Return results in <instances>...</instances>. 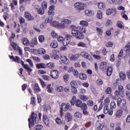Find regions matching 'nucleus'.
<instances>
[{"mask_svg": "<svg viewBox=\"0 0 130 130\" xmlns=\"http://www.w3.org/2000/svg\"><path fill=\"white\" fill-rule=\"evenodd\" d=\"M71 27L72 28L71 33L74 37L76 39H84V36L83 34L86 33V31H87L86 27L76 26L75 25H72Z\"/></svg>", "mask_w": 130, "mask_h": 130, "instance_id": "f257e3e1", "label": "nucleus"}, {"mask_svg": "<svg viewBox=\"0 0 130 130\" xmlns=\"http://www.w3.org/2000/svg\"><path fill=\"white\" fill-rule=\"evenodd\" d=\"M9 58L12 60L13 61H15V62H17V63H20L21 64V66H22L23 68L26 70V71L27 72V74L28 76H30L31 75V73L33 71V69H31L30 67H29V65L28 64H24V62L23 61H21V59H20V57L18 56H15V57L14 56V55L12 56H9Z\"/></svg>", "mask_w": 130, "mask_h": 130, "instance_id": "f03ea898", "label": "nucleus"}, {"mask_svg": "<svg viewBox=\"0 0 130 130\" xmlns=\"http://www.w3.org/2000/svg\"><path fill=\"white\" fill-rule=\"evenodd\" d=\"M114 86H118V90H116L115 91V94L117 97H122L123 98L125 95L124 94V89H123V86L121 85H119L118 80H116L115 83H114Z\"/></svg>", "mask_w": 130, "mask_h": 130, "instance_id": "7ed1b4c3", "label": "nucleus"}, {"mask_svg": "<svg viewBox=\"0 0 130 130\" xmlns=\"http://www.w3.org/2000/svg\"><path fill=\"white\" fill-rule=\"evenodd\" d=\"M28 126L29 128H31V126H34V125L36 123H38L39 122V119H38V116L37 114L32 112L30 117L28 119Z\"/></svg>", "mask_w": 130, "mask_h": 130, "instance_id": "20e7f679", "label": "nucleus"}, {"mask_svg": "<svg viewBox=\"0 0 130 130\" xmlns=\"http://www.w3.org/2000/svg\"><path fill=\"white\" fill-rule=\"evenodd\" d=\"M77 98L76 96H73L72 97V100L70 101V103L71 105H76L77 107H79V108L81 107V106L82 105L83 102L80 100H76Z\"/></svg>", "mask_w": 130, "mask_h": 130, "instance_id": "39448f33", "label": "nucleus"}, {"mask_svg": "<svg viewBox=\"0 0 130 130\" xmlns=\"http://www.w3.org/2000/svg\"><path fill=\"white\" fill-rule=\"evenodd\" d=\"M50 76L52 79H58V77H59V72L57 70H52L50 72Z\"/></svg>", "mask_w": 130, "mask_h": 130, "instance_id": "423d86ee", "label": "nucleus"}, {"mask_svg": "<svg viewBox=\"0 0 130 130\" xmlns=\"http://www.w3.org/2000/svg\"><path fill=\"white\" fill-rule=\"evenodd\" d=\"M59 55H60L59 51L57 50H53L52 51L51 57L53 58V59H58L59 58Z\"/></svg>", "mask_w": 130, "mask_h": 130, "instance_id": "0eeeda50", "label": "nucleus"}, {"mask_svg": "<svg viewBox=\"0 0 130 130\" xmlns=\"http://www.w3.org/2000/svg\"><path fill=\"white\" fill-rule=\"evenodd\" d=\"M117 106L120 108H122L123 106H125L126 104V101L125 99H121V98H119L117 99Z\"/></svg>", "mask_w": 130, "mask_h": 130, "instance_id": "6e6552de", "label": "nucleus"}, {"mask_svg": "<svg viewBox=\"0 0 130 130\" xmlns=\"http://www.w3.org/2000/svg\"><path fill=\"white\" fill-rule=\"evenodd\" d=\"M75 8H77V11H82L84 10V4H82L81 2H77L74 4Z\"/></svg>", "mask_w": 130, "mask_h": 130, "instance_id": "1a4fd4ad", "label": "nucleus"}, {"mask_svg": "<svg viewBox=\"0 0 130 130\" xmlns=\"http://www.w3.org/2000/svg\"><path fill=\"white\" fill-rule=\"evenodd\" d=\"M70 104H66V103H62L61 105L60 109L63 110V111H68V110H70Z\"/></svg>", "mask_w": 130, "mask_h": 130, "instance_id": "9d476101", "label": "nucleus"}, {"mask_svg": "<svg viewBox=\"0 0 130 130\" xmlns=\"http://www.w3.org/2000/svg\"><path fill=\"white\" fill-rule=\"evenodd\" d=\"M24 17L27 21H34V17L28 11L24 13Z\"/></svg>", "mask_w": 130, "mask_h": 130, "instance_id": "9b49d317", "label": "nucleus"}, {"mask_svg": "<svg viewBox=\"0 0 130 130\" xmlns=\"http://www.w3.org/2000/svg\"><path fill=\"white\" fill-rule=\"evenodd\" d=\"M100 69L102 72L106 71L107 70V63L105 61L102 62L100 66Z\"/></svg>", "mask_w": 130, "mask_h": 130, "instance_id": "f8f14e48", "label": "nucleus"}, {"mask_svg": "<svg viewBox=\"0 0 130 130\" xmlns=\"http://www.w3.org/2000/svg\"><path fill=\"white\" fill-rule=\"evenodd\" d=\"M48 14L50 17H53L54 16V6L51 5L49 7Z\"/></svg>", "mask_w": 130, "mask_h": 130, "instance_id": "ddd939ff", "label": "nucleus"}, {"mask_svg": "<svg viewBox=\"0 0 130 130\" xmlns=\"http://www.w3.org/2000/svg\"><path fill=\"white\" fill-rule=\"evenodd\" d=\"M43 120L45 124L47 125V126H49V118H48V117H47V115H46V114H43Z\"/></svg>", "mask_w": 130, "mask_h": 130, "instance_id": "4468645a", "label": "nucleus"}, {"mask_svg": "<svg viewBox=\"0 0 130 130\" xmlns=\"http://www.w3.org/2000/svg\"><path fill=\"white\" fill-rule=\"evenodd\" d=\"M64 118L67 122H70L73 119V116L70 113H66L64 115Z\"/></svg>", "mask_w": 130, "mask_h": 130, "instance_id": "2eb2a0df", "label": "nucleus"}, {"mask_svg": "<svg viewBox=\"0 0 130 130\" xmlns=\"http://www.w3.org/2000/svg\"><path fill=\"white\" fill-rule=\"evenodd\" d=\"M104 127V125L102 124V123L100 122V121H98L95 123V128L98 130H102L103 129V128Z\"/></svg>", "mask_w": 130, "mask_h": 130, "instance_id": "dca6fc26", "label": "nucleus"}, {"mask_svg": "<svg viewBox=\"0 0 130 130\" xmlns=\"http://www.w3.org/2000/svg\"><path fill=\"white\" fill-rule=\"evenodd\" d=\"M55 121L57 124H59L60 125H61V124L63 125L66 124V121L64 120H61L60 118L58 117L56 118Z\"/></svg>", "mask_w": 130, "mask_h": 130, "instance_id": "f3484780", "label": "nucleus"}, {"mask_svg": "<svg viewBox=\"0 0 130 130\" xmlns=\"http://www.w3.org/2000/svg\"><path fill=\"white\" fill-rule=\"evenodd\" d=\"M112 72H113V68L111 66H108L107 70V76L110 77L112 75Z\"/></svg>", "mask_w": 130, "mask_h": 130, "instance_id": "a211bd4d", "label": "nucleus"}, {"mask_svg": "<svg viewBox=\"0 0 130 130\" xmlns=\"http://www.w3.org/2000/svg\"><path fill=\"white\" fill-rule=\"evenodd\" d=\"M60 60L61 61L62 63H64L65 64H68L69 59L65 56H61Z\"/></svg>", "mask_w": 130, "mask_h": 130, "instance_id": "6ab92c4d", "label": "nucleus"}, {"mask_svg": "<svg viewBox=\"0 0 130 130\" xmlns=\"http://www.w3.org/2000/svg\"><path fill=\"white\" fill-rule=\"evenodd\" d=\"M126 49V56L127 57H128V56H130V43H128L126 46H125Z\"/></svg>", "mask_w": 130, "mask_h": 130, "instance_id": "aec40b11", "label": "nucleus"}, {"mask_svg": "<svg viewBox=\"0 0 130 130\" xmlns=\"http://www.w3.org/2000/svg\"><path fill=\"white\" fill-rule=\"evenodd\" d=\"M85 14L88 17H92L94 16V12L92 10H86L85 11Z\"/></svg>", "mask_w": 130, "mask_h": 130, "instance_id": "412c9836", "label": "nucleus"}, {"mask_svg": "<svg viewBox=\"0 0 130 130\" xmlns=\"http://www.w3.org/2000/svg\"><path fill=\"white\" fill-rule=\"evenodd\" d=\"M36 51L37 53H38V54H40V55H43V54H45V53H46L45 49L42 48L38 49L36 50Z\"/></svg>", "mask_w": 130, "mask_h": 130, "instance_id": "4be33fe9", "label": "nucleus"}, {"mask_svg": "<svg viewBox=\"0 0 130 130\" xmlns=\"http://www.w3.org/2000/svg\"><path fill=\"white\" fill-rule=\"evenodd\" d=\"M21 42H22L23 44L25 45V46H28V45H30V42L29 41V40L26 38H23L21 39Z\"/></svg>", "mask_w": 130, "mask_h": 130, "instance_id": "5701e85b", "label": "nucleus"}, {"mask_svg": "<svg viewBox=\"0 0 130 130\" xmlns=\"http://www.w3.org/2000/svg\"><path fill=\"white\" fill-rule=\"evenodd\" d=\"M36 67L37 69H46V64L44 63H40L36 64Z\"/></svg>", "mask_w": 130, "mask_h": 130, "instance_id": "b1692460", "label": "nucleus"}, {"mask_svg": "<svg viewBox=\"0 0 130 130\" xmlns=\"http://www.w3.org/2000/svg\"><path fill=\"white\" fill-rule=\"evenodd\" d=\"M34 89L36 93H38L39 92L41 91V89H40V87H39L38 83H36L34 85Z\"/></svg>", "mask_w": 130, "mask_h": 130, "instance_id": "393cba45", "label": "nucleus"}, {"mask_svg": "<svg viewBox=\"0 0 130 130\" xmlns=\"http://www.w3.org/2000/svg\"><path fill=\"white\" fill-rule=\"evenodd\" d=\"M123 110L122 109H118L116 113V117H120L122 116Z\"/></svg>", "mask_w": 130, "mask_h": 130, "instance_id": "a878e982", "label": "nucleus"}, {"mask_svg": "<svg viewBox=\"0 0 130 130\" xmlns=\"http://www.w3.org/2000/svg\"><path fill=\"white\" fill-rule=\"evenodd\" d=\"M75 118H82L83 117V113L77 111L74 113Z\"/></svg>", "mask_w": 130, "mask_h": 130, "instance_id": "bb28decb", "label": "nucleus"}, {"mask_svg": "<svg viewBox=\"0 0 130 130\" xmlns=\"http://www.w3.org/2000/svg\"><path fill=\"white\" fill-rule=\"evenodd\" d=\"M54 68V63L49 62L46 64V69H52Z\"/></svg>", "mask_w": 130, "mask_h": 130, "instance_id": "cd10ccee", "label": "nucleus"}, {"mask_svg": "<svg viewBox=\"0 0 130 130\" xmlns=\"http://www.w3.org/2000/svg\"><path fill=\"white\" fill-rule=\"evenodd\" d=\"M72 38H73V36L70 35H67L66 36V42L68 44V45H69V44H70V42H71V39H72Z\"/></svg>", "mask_w": 130, "mask_h": 130, "instance_id": "c85d7f7f", "label": "nucleus"}, {"mask_svg": "<svg viewBox=\"0 0 130 130\" xmlns=\"http://www.w3.org/2000/svg\"><path fill=\"white\" fill-rule=\"evenodd\" d=\"M38 42H37V39L34 38L31 40L30 43H29L30 46L32 47H34L35 45H37Z\"/></svg>", "mask_w": 130, "mask_h": 130, "instance_id": "c756f323", "label": "nucleus"}, {"mask_svg": "<svg viewBox=\"0 0 130 130\" xmlns=\"http://www.w3.org/2000/svg\"><path fill=\"white\" fill-rule=\"evenodd\" d=\"M98 7L99 9H100L101 10H103V9H105V7H106V5H105V3L100 2L98 4Z\"/></svg>", "mask_w": 130, "mask_h": 130, "instance_id": "7c9ffc66", "label": "nucleus"}, {"mask_svg": "<svg viewBox=\"0 0 130 130\" xmlns=\"http://www.w3.org/2000/svg\"><path fill=\"white\" fill-rule=\"evenodd\" d=\"M80 25H81V26H82L83 27H88L89 23L86 21L82 20L80 22Z\"/></svg>", "mask_w": 130, "mask_h": 130, "instance_id": "2f4dec72", "label": "nucleus"}, {"mask_svg": "<svg viewBox=\"0 0 130 130\" xmlns=\"http://www.w3.org/2000/svg\"><path fill=\"white\" fill-rule=\"evenodd\" d=\"M63 79L65 83H68L69 80H70V75L69 74H65L63 76Z\"/></svg>", "mask_w": 130, "mask_h": 130, "instance_id": "473e14b6", "label": "nucleus"}, {"mask_svg": "<svg viewBox=\"0 0 130 130\" xmlns=\"http://www.w3.org/2000/svg\"><path fill=\"white\" fill-rule=\"evenodd\" d=\"M79 78L81 80H86L87 75L85 73H80L79 75Z\"/></svg>", "mask_w": 130, "mask_h": 130, "instance_id": "72a5a7b5", "label": "nucleus"}, {"mask_svg": "<svg viewBox=\"0 0 130 130\" xmlns=\"http://www.w3.org/2000/svg\"><path fill=\"white\" fill-rule=\"evenodd\" d=\"M51 46H52L53 48H56V47L58 46V43H57V41H53L51 43Z\"/></svg>", "mask_w": 130, "mask_h": 130, "instance_id": "f704fd0d", "label": "nucleus"}, {"mask_svg": "<svg viewBox=\"0 0 130 130\" xmlns=\"http://www.w3.org/2000/svg\"><path fill=\"white\" fill-rule=\"evenodd\" d=\"M120 78L121 79H122V81H124L126 78V75H125V73H123V72H121L119 73Z\"/></svg>", "mask_w": 130, "mask_h": 130, "instance_id": "c9c22d12", "label": "nucleus"}, {"mask_svg": "<svg viewBox=\"0 0 130 130\" xmlns=\"http://www.w3.org/2000/svg\"><path fill=\"white\" fill-rule=\"evenodd\" d=\"M81 110H85V109H88V105L85 103H82L80 107H79Z\"/></svg>", "mask_w": 130, "mask_h": 130, "instance_id": "e433bc0d", "label": "nucleus"}, {"mask_svg": "<svg viewBox=\"0 0 130 130\" xmlns=\"http://www.w3.org/2000/svg\"><path fill=\"white\" fill-rule=\"evenodd\" d=\"M62 23H63L62 26L64 27L66 24H67V25L71 24V23H72V21L70 19H64V21H62Z\"/></svg>", "mask_w": 130, "mask_h": 130, "instance_id": "4c0bfd02", "label": "nucleus"}, {"mask_svg": "<svg viewBox=\"0 0 130 130\" xmlns=\"http://www.w3.org/2000/svg\"><path fill=\"white\" fill-rule=\"evenodd\" d=\"M48 93H52L53 91V87H51V84H48L47 86Z\"/></svg>", "mask_w": 130, "mask_h": 130, "instance_id": "58836bf2", "label": "nucleus"}, {"mask_svg": "<svg viewBox=\"0 0 130 130\" xmlns=\"http://www.w3.org/2000/svg\"><path fill=\"white\" fill-rule=\"evenodd\" d=\"M51 25H52L53 27H55V28H56V27H59V23H58L56 21L51 22Z\"/></svg>", "mask_w": 130, "mask_h": 130, "instance_id": "ea45409f", "label": "nucleus"}, {"mask_svg": "<svg viewBox=\"0 0 130 130\" xmlns=\"http://www.w3.org/2000/svg\"><path fill=\"white\" fill-rule=\"evenodd\" d=\"M78 47H87V44L83 42H79L77 44Z\"/></svg>", "mask_w": 130, "mask_h": 130, "instance_id": "a19ab883", "label": "nucleus"}, {"mask_svg": "<svg viewBox=\"0 0 130 130\" xmlns=\"http://www.w3.org/2000/svg\"><path fill=\"white\" fill-rule=\"evenodd\" d=\"M105 92H106V94L109 95L111 94L112 92V88H111V87H108L106 89Z\"/></svg>", "mask_w": 130, "mask_h": 130, "instance_id": "79ce46f5", "label": "nucleus"}, {"mask_svg": "<svg viewBox=\"0 0 130 130\" xmlns=\"http://www.w3.org/2000/svg\"><path fill=\"white\" fill-rule=\"evenodd\" d=\"M44 10L45 9L42 8H40L38 9L37 12L40 15H43L45 13Z\"/></svg>", "mask_w": 130, "mask_h": 130, "instance_id": "37998d69", "label": "nucleus"}, {"mask_svg": "<svg viewBox=\"0 0 130 130\" xmlns=\"http://www.w3.org/2000/svg\"><path fill=\"white\" fill-rule=\"evenodd\" d=\"M42 8L44 10H46V9H47V2L43 1L42 3Z\"/></svg>", "mask_w": 130, "mask_h": 130, "instance_id": "c03bdc74", "label": "nucleus"}, {"mask_svg": "<svg viewBox=\"0 0 130 130\" xmlns=\"http://www.w3.org/2000/svg\"><path fill=\"white\" fill-rule=\"evenodd\" d=\"M53 20V18H52V16H49V17L47 18L45 20V22L47 24V23H50L51 21Z\"/></svg>", "mask_w": 130, "mask_h": 130, "instance_id": "a18cd8bd", "label": "nucleus"}, {"mask_svg": "<svg viewBox=\"0 0 130 130\" xmlns=\"http://www.w3.org/2000/svg\"><path fill=\"white\" fill-rule=\"evenodd\" d=\"M110 106V108H111L112 109L116 108V104L115 103V102L114 101L111 102Z\"/></svg>", "mask_w": 130, "mask_h": 130, "instance_id": "49530a36", "label": "nucleus"}, {"mask_svg": "<svg viewBox=\"0 0 130 130\" xmlns=\"http://www.w3.org/2000/svg\"><path fill=\"white\" fill-rule=\"evenodd\" d=\"M30 104L31 105H36V101H35V97L33 96L30 99Z\"/></svg>", "mask_w": 130, "mask_h": 130, "instance_id": "de8ad7c7", "label": "nucleus"}, {"mask_svg": "<svg viewBox=\"0 0 130 130\" xmlns=\"http://www.w3.org/2000/svg\"><path fill=\"white\" fill-rule=\"evenodd\" d=\"M113 12H114V10H113V9L112 8H110L108 10H107L106 11V14L107 15H111V14H112V13H113Z\"/></svg>", "mask_w": 130, "mask_h": 130, "instance_id": "09e8293b", "label": "nucleus"}, {"mask_svg": "<svg viewBox=\"0 0 130 130\" xmlns=\"http://www.w3.org/2000/svg\"><path fill=\"white\" fill-rule=\"evenodd\" d=\"M82 113L83 115H85V116H88V115H90V113H89V111H88V109L82 110Z\"/></svg>", "mask_w": 130, "mask_h": 130, "instance_id": "8fccbe9b", "label": "nucleus"}, {"mask_svg": "<svg viewBox=\"0 0 130 130\" xmlns=\"http://www.w3.org/2000/svg\"><path fill=\"white\" fill-rule=\"evenodd\" d=\"M102 11L101 10H99L98 11V14H97V17L98 19H102Z\"/></svg>", "mask_w": 130, "mask_h": 130, "instance_id": "3c124183", "label": "nucleus"}, {"mask_svg": "<svg viewBox=\"0 0 130 130\" xmlns=\"http://www.w3.org/2000/svg\"><path fill=\"white\" fill-rule=\"evenodd\" d=\"M71 91L73 94H77L78 93V90L76 86L71 87Z\"/></svg>", "mask_w": 130, "mask_h": 130, "instance_id": "603ef678", "label": "nucleus"}, {"mask_svg": "<svg viewBox=\"0 0 130 130\" xmlns=\"http://www.w3.org/2000/svg\"><path fill=\"white\" fill-rule=\"evenodd\" d=\"M70 85L71 87H75V86L78 85V83L76 80H72L70 82Z\"/></svg>", "mask_w": 130, "mask_h": 130, "instance_id": "864d4df0", "label": "nucleus"}, {"mask_svg": "<svg viewBox=\"0 0 130 130\" xmlns=\"http://www.w3.org/2000/svg\"><path fill=\"white\" fill-rule=\"evenodd\" d=\"M18 19L20 25H22V24H24V23H25V18L23 17H19Z\"/></svg>", "mask_w": 130, "mask_h": 130, "instance_id": "5fc2aeb1", "label": "nucleus"}, {"mask_svg": "<svg viewBox=\"0 0 130 130\" xmlns=\"http://www.w3.org/2000/svg\"><path fill=\"white\" fill-rule=\"evenodd\" d=\"M80 99L82 100V101H84V102H86L87 100H88V98L87 96L85 95H81L80 96Z\"/></svg>", "mask_w": 130, "mask_h": 130, "instance_id": "6e6d98bb", "label": "nucleus"}, {"mask_svg": "<svg viewBox=\"0 0 130 130\" xmlns=\"http://www.w3.org/2000/svg\"><path fill=\"white\" fill-rule=\"evenodd\" d=\"M45 40V38L44 36L41 35L39 36V41L40 42H44V40Z\"/></svg>", "mask_w": 130, "mask_h": 130, "instance_id": "4d7b16f0", "label": "nucleus"}, {"mask_svg": "<svg viewBox=\"0 0 130 130\" xmlns=\"http://www.w3.org/2000/svg\"><path fill=\"white\" fill-rule=\"evenodd\" d=\"M86 105H88V106L92 107V106H93V105H94V102H93V101H92V100H88L87 102Z\"/></svg>", "mask_w": 130, "mask_h": 130, "instance_id": "13d9d810", "label": "nucleus"}, {"mask_svg": "<svg viewBox=\"0 0 130 130\" xmlns=\"http://www.w3.org/2000/svg\"><path fill=\"white\" fill-rule=\"evenodd\" d=\"M11 45L12 46V47H13V48L14 49V50H16L17 49V43L14 42H12L11 43Z\"/></svg>", "mask_w": 130, "mask_h": 130, "instance_id": "bf43d9fd", "label": "nucleus"}, {"mask_svg": "<svg viewBox=\"0 0 130 130\" xmlns=\"http://www.w3.org/2000/svg\"><path fill=\"white\" fill-rule=\"evenodd\" d=\"M109 110V108L108 107V106L105 105V107L104 109V112L105 114L108 113V111Z\"/></svg>", "mask_w": 130, "mask_h": 130, "instance_id": "052dcab7", "label": "nucleus"}, {"mask_svg": "<svg viewBox=\"0 0 130 130\" xmlns=\"http://www.w3.org/2000/svg\"><path fill=\"white\" fill-rule=\"evenodd\" d=\"M111 31H113V28H111L109 30H107L106 32V34L107 36H111Z\"/></svg>", "mask_w": 130, "mask_h": 130, "instance_id": "680f3d73", "label": "nucleus"}, {"mask_svg": "<svg viewBox=\"0 0 130 130\" xmlns=\"http://www.w3.org/2000/svg\"><path fill=\"white\" fill-rule=\"evenodd\" d=\"M96 84L99 85H103V80L101 79H98L96 80Z\"/></svg>", "mask_w": 130, "mask_h": 130, "instance_id": "e2e57ef3", "label": "nucleus"}, {"mask_svg": "<svg viewBox=\"0 0 130 130\" xmlns=\"http://www.w3.org/2000/svg\"><path fill=\"white\" fill-rule=\"evenodd\" d=\"M42 78L44 80H46V81H49L50 80V77L44 75L42 76Z\"/></svg>", "mask_w": 130, "mask_h": 130, "instance_id": "0e129e2a", "label": "nucleus"}, {"mask_svg": "<svg viewBox=\"0 0 130 130\" xmlns=\"http://www.w3.org/2000/svg\"><path fill=\"white\" fill-rule=\"evenodd\" d=\"M43 128V125L41 124H38L37 126H36V130H40Z\"/></svg>", "mask_w": 130, "mask_h": 130, "instance_id": "69168bd1", "label": "nucleus"}, {"mask_svg": "<svg viewBox=\"0 0 130 130\" xmlns=\"http://www.w3.org/2000/svg\"><path fill=\"white\" fill-rule=\"evenodd\" d=\"M109 102H110V101L109 100V98H107L105 99V105L109 106Z\"/></svg>", "mask_w": 130, "mask_h": 130, "instance_id": "338daca9", "label": "nucleus"}, {"mask_svg": "<svg viewBox=\"0 0 130 130\" xmlns=\"http://www.w3.org/2000/svg\"><path fill=\"white\" fill-rule=\"evenodd\" d=\"M123 56V49H121L120 51V52L118 55V58H120V57H122Z\"/></svg>", "mask_w": 130, "mask_h": 130, "instance_id": "774afa93", "label": "nucleus"}]
</instances>
